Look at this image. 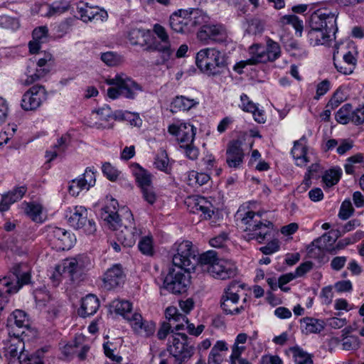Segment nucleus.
Here are the masks:
<instances>
[{
    "label": "nucleus",
    "instance_id": "obj_1",
    "mask_svg": "<svg viewBox=\"0 0 364 364\" xmlns=\"http://www.w3.org/2000/svg\"><path fill=\"white\" fill-rule=\"evenodd\" d=\"M117 205H118L117 201L112 199L110 205H106L102 209L101 218L106 222L109 229L117 232V238L122 245L132 247L135 244L141 232L135 227L132 212L126 209L123 215H119L115 211Z\"/></svg>",
    "mask_w": 364,
    "mask_h": 364
},
{
    "label": "nucleus",
    "instance_id": "obj_2",
    "mask_svg": "<svg viewBox=\"0 0 364 364\" xmlns=\"http://www.w3.org/2000/svg\"><path fill=\"white\" fill-rule=\"evenodd\" d=\"M241 222L245 225L243 237L246 240H255L259 243H264L274 237L273 223L262 219L259 212H247Z\"/></svg>",
    "mask_w": 364,
    "mask_h": 364
},
{
    "label": "nucleus",
    "instance_id": "obj_3",
    "mask_svg": "<svg viewBox=\"0 0 364 364\" xmlns=\"http://www.w3.org/2000/svg\"><path fill=\"white\" fill-rule=\"evenodd\" d=\"M207 16L198 9H178L169 18V25L176 33H189L206 22Z\"/></svg>",
    "mask_w": 364,
    "mask_h": 364
},
{
    "label": "nucleus",
    "instance_id": "obj_4",
    "mask_svg": "<svg viewBox=\"0 0 364 364\" xmlns=\"http://www.w3.org/2000/svg\"><path fill=\"white\" fill-rule=\"evenodd\" d=\"M196 63L199 70L208 76L220 75L227 68L225 55L219 50L211 48L198 51Z\"/></svg>",
    "mask_w": 364,
    "mask_h": 364
},
{
    "label": "nucleus",
    "instance_id": "obj_5",
    "mask_svg": "<svg viewBox=\"0 0 364 364\" xmlns=\"http://www.w3.org/2000/svg\"><path fill=\"white\" fill-rule=\"evenodd\" d=\"M106 82L115 86L107 90V95L112 99H116L119 95L133 99L136 92L141 90V87L136 82L124 74L117 75L114 78L107 79Z\"/></svg>",
    "mask_w": 364,
    "mask_h": 364
},
{
    "label": "nucleus",
    "instance_id": "obj_6",
    "mask_svg": "<svg viewBox=\"0 0 364 364\" xmlns=\"http://www.w3.org/2000/svg\"><path fill=\"white\" fill-rule=\"evenodd\" d=\"M172 262L179 270L189 272L195 269L198 259L191 242L183 241L178 245L176 253L173 256Z\"/></svg>",
    "mask_w": 364,
    "mask_h": 364
},
{
    "label": "nucleus",
    "instance_id": "obj_7",
    "mask_svg": "<svg viewBox=\"0 0 364 364\" xmlns=\"http://www.w3.org/2000/svg\"><path fill=\"white\" fill-rule=\"evenodd\" d=\"M70 215H66L69 224L76 229H83L88 235L96 231L95 223L93 220L87 219V210L82 205H76L70 208Z\"/></svg>",
    "mask_w": 364,
    "mask_h": 364
},
{
    "label": "nucleus",
    "instance_id": "obj_8",
    "mask_svg": "<svg viewBox=\"0 0 364 364\" xmlns=\"http://www.w3.org/2000/svg\"><path fill=\"white\" fill-rule=\"evenodd\" d=\"M168 350L170 354L184 361L193 355V346L191 344L186 334L177 333L169 338Z\"/></svg>",
    "mask_w": 364,
    "mask_h": 364
},
{
    "label": "nucleus",
    "instance_id": "obj_9",
    "mask_svg": "<svg viewBox=\"0 0 364 364\" xmlns=\"http://www.w3.org/2000/svg\"><path fill=\"white\" fill-rule=\"evenodd\" d=\"M309 26L318 28L335 36L338 31L336 16L326 9H318L310 16Z\"/></svg>",
    "mask_w": 364,
    "mask_h": 364
},
{
    "label": "nucleus",
    "instance_id": "obj_10",
    "mask_svg": "<svg viewBox=\"0 0 364 364\" xmlns=\"http://www.w3.org/2000/svg\"><path fill=\"white\" fill-rule=\"evenodd\" d=\"M240 289H243V284L234 282L225 289L221 299V307L227 314H237L243 309L242 307L235 306L239 300Z\"/></svg>",
    "mask_w": 364,
    "mask_h": 364
},
{
    "label": "nucleus",
    "instance_id": "obj_11",
    "mask_svg": "<svg viewBox=\"0 0 364 364\" xmlns=\"http://www.w3.org/2000/svg\"><path fill=\"white\" fill-rule=\"evenodd\" d=\"M189 279L183 270L170 269L164 279V286L173 294H182L187 291Z\"/></svg>",
    "mask_w": 364,
    "mask_h": 364
},
{
    "label": "nucleus",
    "instance_id": "obj_12",
    "mask_svg": "<svg viewBox=\"0 0 364 364\" xmlns=\"http://www.w3.org/2000/svg\"><path fill=\"white\" fill-rule=\"evenodd\" d=\"M47 92L42 85H34L23 95L21 107L25 110H34L46 99Z\"/></svg>",
    "mask_w": 364,
    "mask_h": 364
},
{
    "label": "nucleus",
    "instance_id": "obj_13",
    "mask_svg": "<svg viewBox=\"0 0 364 364\" xmlns=\"http://www.w3.org/2000/svg\"><path fill=\"white\" fill-rule=\"evenodd\" d=\"M197 38L204 44H208L210 41L223 43L227 39V33L220 27L203 23L197 33Z\"/></svg>",
    "mask_w": 364,
    "mask_h": 364
},
{
    "label": "nucleus",
    "instance_id": "obj_14",
    "mask_svg": "<svg viewBox=\"0 0 364 364\" xmlns=\"http://www.w3.org/2000/svg\"><path fill=\"white\" fill-rule=\"evenodd\" d=\"M50 242L57 250H70L73 245L75 238L66 230L53 228L48 234Z\"/></svg>",
    "mask_w": 364,
    "mask_h": 364
},
{
    "label": "nucleus",
    "instance_id": "obj_15",
    "mask_svg": "<svg viewBox=\"0 0 364 364\" xmlns=\"http://www.w3.org/2000/svg\"><path fill=\"white\" fill-rule=\"evenodd\" d=\"M11 272L14 277L12 279L15 284L12 286V288L6 290L8 294L16 293L23 285L28 284L31 279L30 271L26 264H15Z\"/></svg>",
    "mask_w": 364,
    "mask_h": 364
},
{
    "label": "nucleus",
    "instance_id": "obj_16",
    "mask_svg": "<svg viewBox=\"0 0 364 364\" xmlns=\"http://www.w3.org/2000/svg\"><path fill=\"white\" fill-rule=\"evenodd\" d=\"M226 162L230 168H238L243 162L244 152L242 142L239 140L230 141L226 151Z\"/></svg>",
    "mask_w": 364,
    "mask_h": 364
},
{
    "label": "nucleus",
    "instance_id": "obj_17",
    "mask_svg": "<svg viewBox=\"0 0 364 364\" xmlns=\"http://www.w3.org/2000/svg\"><path fill=\"white\" fill-rule=\"evenodd\" d=\"M124 274L120 264H114L108 269L103 276V287L111 290L124 283Z\"/></svg>",
    "mask_w": 364,
    "mask_h": 364
},
{
    "label": "nucleus",
    "instance_id": "obj_18",
    "mask_svg": "<svg viewBox=\"0 0 364 364\" xmlns=\"http://www.w3.org/2000/svg\"><path fill=\"white\" fill-rule=\"evenodd\" d=\"M188 206L194 213H201L200 216L205 219H210L214 213L213 205L204 197L197 196L189 198Z\"/></svg>",
    "mask_w": 364,
    "mask_h": 364
},
{
    "label": "nucleus",
    "instance_id": "obj_19",
    "mask_svg": "<svg viewBox=\"0 0 364 364\" xmlns=\"http://www.w3.org/2000/svg\"><path fill=\"white\" fill-rule=\"evenodd\" d=\"M210 275L220 279H227L236 274L237 268L234 263L225 259H219L218 263L210 269Z\"/></svg>",
    "mask_w": 364,
    "mask_h": 364
},
{
    "label": "nucleus",
    "instance_id": "obj_20",
    "mask_svg": "<svg viewBox=\"0 0 364 364\" xmlns=\"http://www.w3.org/2000/svg\"><path fill=\"white\" fill-rule=\"evenodd\" d=\"M130 324L134 331L142 336H150L155 331V323L151 321H143L141 315L138 313H134Z\"/></svg>",
    "mask_w": 364,
    "mask_h": 364
},
{
    "label": "nucleus",
    "instance_id": "obj_21",
    "mask_svg": "<svg viewBox=\"0 0 364 364\" xmlns=\"http://www.w3.org/2000/svg\"><path fill=\"white\" fill-rule=\"evenodd\" d=\"M307 33V38L309 43L312 46L328 45L333 39L335 36L323 31L318 28L310 27Z\"/></svg>",
    "mask_w": 364,
    "mask_h": 364
},
{
    "label": "nucleus",
    "instance_id": "obj_22",
    "mask_svg": "<svg viewBox=\"0 0 364 364\" xmlns=\"http://www.w3.org/2000/svg\"><path fill=\"white\" fill-rule=\"evenodd\" d=\"M99 307L100 301L97 297L93 294H89L82 299L78 313L82 317L90 316L95 314Z\"/></svg>",
    "mask_w": 364,
    "mask_h": 364
},
{
    "label": "nucleus",
    "instance_id": "obj_23",
    "mask_svg": "<svg viewBox=\"0 0 364 364\" xmlns=\"http://www.w3.org/2000/svg\"><path fill=\"white\" fill-rule=\"evenodd\" d=\"M48 35V29L46 26H39L33 31V40L28 43L29 51L31 53L35 54L39 51L41 44L45 42Z\"/></svg>",
    "mask_w": 364,
    "mask_h": 364
},
{
    "label": "nucleus",
    "instance_id": "obj_24",
    "mask_svg": "<svg viewBox=\"0 0 364 364\" xmlns=\"http://www.w3.org/2000/svg\"><path fill=\"white\" fill-rule=\"evenodd\" d=\"M26 192V188L24 186H21L6 194L3 195L0 203V212L8 210L10 205L21 200Z\"/></svg>",
    "mask_w": 364,
    "mask_h": 364
},
{
    "label": "nucleus",
    "instance_id": "obj_25",
    "mask_svg": "<svg viewBox=\"0 0 364 364\" xmlns=\"http://www.w3.org/2000/svg\"><path fill=\"white\" fill-rule=\"evenodd\" d=\"M127 37L132 45L144 46L150 40L151 33L149 30L132 28L129 31Z\"/></svg>",
    "mask_w": 364,
    "mask_h": 364
},
{
    "label": "nucleus",
    "instance_id": "obj_26",
    "mask_svg": "<svg viewBox=\"0 0 364 364\" xmlns=\"http://www.w3.org/2000/svg\"><path fill=\"white\" fill-rule=\"evenodd\" d=\"M154 32L160 40V41H158V43H159L163 48V50H165V57L171 58L173 53V49L171 48L169 36L165 28L156 23L154 26Z\"/></svg>",
    "mask_w": 364,
    "mask_h": 364
},
{
    "label": "nucleus",
    "instance_id": "obj_27",
    "mask_svg": "<svg viewBox=\"0 0 364 364\" xmlns=\"http://www.w3.org/2000/svg\"><path fill=\"white\" fill-rule=\"evenodd\" d=\"M306 147L300 141H296L294 143L291 154L296 160L297 166H304L309 161L306 156Z\"/></svg>",
    "mask_w": 364,
    "mask_h": 364
},
{
    "label": "nucleus",
    "instance_id": "obj_28",
    "mask_svg": "<svg viewBox=\"0 0 364 364\" xmlns=\"http://www.w3.org/2000/svg\"><path fill=\"white\" fill-rule=\"evenodd\" d=\"M198 102L194 99L186 97L184 96H177L171 102V111L176 112L178 111H187L198 105Z\"/></svg>",
    "mask_w": 364,
    "mask_h": 364
},
{
    "label": "nucleus",
    "instance_id": "obj_29",
    "mask_svg": "<svg viewBox=\"0 0 364 364\" xmlns=\"http://www.w3.org/2000/svg\"><path fill=\"white\" fill-rule=\"evenodd\" d=\"M197 259L198 263L203 267V270L207 271L210 274V269L217 264L219 260L218 253L214 250H209L201 254Z\"/></svg>",
    "mask_w": 364,
    "mask_h": 364
},
{
    "label": "nucleus",
    "instance_id": "obj_30",
    "mask_svg": "<svg viewBox=\"0 0 364 364\" xmlns=\"http://www.w3.org/2000/svg\"><path fill=\"white\" fill-rule=\"evenodd\" d=\"M228 350L227 343L223 341H218L212 348L208 363V364H220L223 361L220 352L227 351Z\"/></svg>",
    "mask_w": 364,
    "mask_h": 364
},
{
    "label": "nucleus",
    "instance_id": "obj_31",
    "mask_svg": "<svg viewBox=\"0 0 364 364\" xmlns=\"http://www.w3.org/2000/svg\"><path fill=\"white\" fill-rule=\"evenodd\" d=\"M304 323V331L305 333H317L323 330L325 323L323 321L311 317H305L301 320Z\"/></svg>",
    "mask_w": 364,
    "mask_h": 364
},
{
    "label": "nucleus",
    "instance_id": "obj_32",
    "mask_svg": "<svg viewBox=\"0 0 364 364\" xmlns=\"http://www.w3.org/2000/svg\"><path fill=\"white\" fill-rule=\"evenodd\" d=\"M112 305L116 314L123 316L129 323L132 321L134 314L132 313V305L129 301L117 300L113 301Z\"/></svg>",
    "mask_w": 364,
    "mask_h": 364
},
{
    "label": "nucleus",
    "instance_id": "obj_33",
    "mask_svg": "<svg viewBox=\"0 0 364 364\" xmlns=\"http://www.w3.org/2000/svg\"><path fill=\"white\" fill-rule=\"evenodd\" d=\"M134 175L136 183L141 189L151 186V175L139 165L136 166V169L134 171Z\"/></svg>",
    "mask_w": 364,
    "mask_h": 364
},
{
    "label": "nucleus",
    "instance_id": "obj_34",
    "mask_svg": "<svg viewBox=\"0 0 364 364\" xmlns=\"http://www.w3.org/2000/svg\"><path fill=\"white\" fill-rule=\"evenodd\" d=\"M182 132H180L178 136L180 145L192 144L196 135V129L193 126L186 123L182 124Z\"/></svg>",
    "mask_w": 364,
    "mask_h": 364
},
{
    "label": "nucleus",
    "instance_id": "obj_35",
    "mask_svg": "<svg viewBox=\"0 0 364 364\" xmlns=\"http://www.w3.org/2000/svg\"><path fill=\"white\" fill-rule=\"evenodd\" d=\"M251 58H249L252 65L266 63L265 48L259 44H254L249 48Z\"/></svg>",
    "mask_w": 364,
    "mask_h": 364
},
{
    "label": "nucleus",
    "instance_id": "obj_36",
    "mask_svg": "<svg viewBox=\"0 0 364 364\" xmlns=\"http://www.w3.org/2000/svg\"><path fill=\"white\" fill-rule=\"evenodd\" d=\"M293 354L294 361L296 364H313L312 355L304 351L302 348L294 346L290 348Z\"/></svg>",
    "mask_w": 364,
    "mask_h": 364
},
{
    "label": "nucleus",
    "instance_id": "obj_37",
    "mask_svg": "<svg viewBox=\"0 0 364 364\" xmlns=\"http://www.w3.org/2000/svg\"><path fill=\"white\" fill-rule=\"evenodd\" d=\"M24 213L33 221L41 222V214L42 207L39 204L33 203H24L22 204Z\"/></svg>",
    "mask_w": 364,
    "mask_h": 364
},
{
    "label": "nucleus",
    "instance_id": "obj_38",
    "mask_svg": "<svg viewBox=\"0 0 364 364\" xmlns=\"http://www.w3.org/2000/svg\"><path fill=\"white\" fill-rule=\"evenodd\" d=\"M266 63L273 62L281 55V48L278 43L269 39L265 48Z\"/></svg>",
    "mask_w": 364,
    "mask_h": 364
},
{
    "label": "nucleus",
    "instance_id": "obj_39",
    "mask_svg": "<svg viewBox=\"0 0 364 364\" xmlns=\"http://www.w3.org/2000/svg\"><path fill=\"white\" fill-rule=\"evenodd\" d=\"M8 322L11 326L14 323L18 328L26 326L28 325L26 314L21 310L17 309L9 317Z\"/></svg>",
    "mask_w": 364,
    "mask_h": 364
},
{
    "label": "nucleus",
    "instance_id": "obj_40",
    "mask_svg": "<svg viewBox=\"0 0 364 364\" xmlns=\"http://www.w3.org/2000/svg\"><path fill=\"white\" fill-rule=\"evenodd\" d=\"M338 50L333 53V64L337 70L344 75H350L353 73L355 65L347 63H344L342 60L338 58Z\"/></svg>",
    "mask_w": 364,
    "mask_h": 364
},
{
    "label": "nucleus",
    "instance_id": "obj_41",
    "mask_svg": "<svg viewBox=\"0 0 364 364\" xmlns=\"http://www.w3.org/2000/svg\"><path fill=\"white\" fill-rule=\"evenodd\" d=\"M352 105L349 103L345 104L336 114V121L343 124H346L350 121L352 114Z\"/></svg>",
    "mask_w": 364,
    "mask_h": 364
},
{
    "label": "nucleus",
    "instance_id": "obj_42",
    "mask_svg": "<svg viewBox=\"0 0 364 364\" xmlns=\"http://www.w3.org/2000/svg\"><path fill=\"white\" fill-rule=\"evenodd\" d=\"M341 176V170L332 168L325 172L322 177V181L327 187H331L338 182Z\"/></svg>",
    "mask_w": 364,
    "mask_h": 364
},
{
    "label": "nucleus",
    "instance_id": "obj_43",
    "mask_svg": "<svg viewBox=\"0 0 364 364\" xmlns=\"http://www.w3.org/2000/svg\"><path fill=\"white\" fill-rule=\"evenodd\" d=\"M34 298L39 307H46L47 304L53 302L49 293L43 289H37L34 291Z\"/></svg>",
    "mask_w": 364,
    "mask_h": 364
},
{
    "label": "nucleus",
    "instance_id": "obj_44",
    "mask_svg": "<svg viewBox=\"0 0 364 364\" xmlns=\"http://www.w3.org/2000/svg\"><path fill=\"white\" fill-rule=\"evenodd\" d=\"M19 26V21L17 18L6 15L0 16V27L14 31Z\"/></svg>",
    "mask_w": 364,
    "mask_h": 364
},
{
    "label": "nucleus",
    "instance_id": "obj_45",
    "mask_svg": "<svg viewBox=\"0 0 364 364\" xmlns=\"http://www.w3.org/2000/svg\"><path fill=\"white\" fill-rule=\"evenodd\" d=\"M346 161L347 163L344 166L346 173L347 174H353L355 171L353 164L364 162V155L361 153H358L348 157Z\"/></svg>",
    "mask_w": 364,
    "mask_h": 364
},
{
    "label": "nucleus",
    "instance_id": "obj_46",
    "mask_svg": "<svg viewBox=\"0 0 364 364\" xmlns=\"http://www.w3.org/2000/svg\"><path fill=\"white\" fill-rule=\"evenodd\" d=\"M281 22L284 24H291L300 35L303 30L302 21L295 15H286L281 18Z\"/></svg>",
    "mask_w": 364,
    "mask_h": 364
},
{
    "label": "nucleus",
    "instance_id": "obj_47",
    "mask_svg": "<svg viewBox=\"0 0 364 364\" xmlns=\"http://www.w3.org/2000/svg\"><path fill=\"white\" fill-rule=\"evenodd\" d=\"M61 268L64 273H68L70 277H73L79 268L78 262L75 258L67 259Z\"/></svg>",
    "mask_w": 364,
    "mask_h": 364
},
{
    "label": "nucleus",
    "instance_id": "obj_48",
    "mask_svg": "<svg viewBox=\"0 0 364 364\" xmlns=\"http://www.w3.org/2000/svg\"><path fill=\"white\" fill-rule=\"evenodd\" d=\"M34 67H35V63L33 61H30L27 64L26 71L27 78L24 81L22 82V84L23 85H26V86L30 85L41 79L40 77L37 75V73L36 72L33 74L31 73V71H32V70H33Z\"/></svg>",
    "mask_w": 364,
    "mask_h": 364
},
{
    "label": "nucleus",
    "instance_id": "obj_49",
    "mask_svg": "<svg viewBox=\"0 0 364 364\" xmlns=\"http://www.w3.org/2000/svg\"><path fill=\"white\" fill-rule=\"evenodd\" d=\"M354 209L350 200H345L341 206L338 217L342 220H347L353 213Z\"/></svg>",
    "mask_w": 364,
    "mask_h": 364
},
{
    "label": "nucleus",
    "instance_id": "obj_50",
    "mask_svg": "<svg viewBox=\"0 0 364 364\" xmlns=\"http://www.w3.org/2000/svg\"><path fill=\"white\" fill-rule=\"evenodd\" d=\"M139 249L144 255L153 254L152 238L149 236L143 237L139 242Z\"/></svg>",
    "mask_w": 364,
    "mask_h": 364
},
{
    "label": "nucleus",
    "instance_id": "obj_51",
    "mask_svg": "<svg viewBox=\"0 0 364 364\" xmlns=\"http://www.w3.org/2000/svg\"><path fill=\"white\" fill-rule=\"evenodd\" d=\"M345 99L343 90L341 88H338L329 100L327 107H331V109H335L338 107V105L343 102Z\"/></svg>",
    "mask_w": 364,
    "mask_h": 364
},
{
    "label": "nucleus",
    "instance_id": "obj_52",
    "mask_svg": "<svg viewBox=\"0 0 364 364\" xmlns=\"http://www.w3.org/2000/svg\"><path fill=\"white\" fill-rule=\"evenodd\" d=\"M101 59L109 66H115L121 62L120 57L112 52L102 53Z\"/></svg>",
    "mask_w": 364,
    "mask_h": 364
},
{
    "label": "nucleus",
    "instance_id": "obj_53",
    "mask_svg": "<svg viewBox=\"0 0 364 364\" xmlns=\"http://www.w3.org/2000/svg\"><path fill=\"white\" fill-rule=\"evenodd\" d=\"M80 180L84 183L85 188L88 190L95 183V173L90 168H87L83 174V177L80 178Z\"/></svg>",
    "mask_w": 364,
    "mask_h": 364
},
{
    "label": "nucleus",
    "instance_id": "obj_54",
    "mask_svg": "<svg viewBox=\"0 0 364 364\" xmlns=\"http://www.w3.org/2000/svg\"><path fill=\"white\" fill-rule=\"evenodd\" d=\"M144 50L147 52L158 51L161 53V61L157 62V65L165 63L170 59V58L165 57V50H163V48L156 41H155L152 44L146 46Z\"/></svg>",
    "mask_w": 364,
    "mask_h": 364
},
{
    "label": "nucleus",
    "instance_id": "obj_55",
    "mask_svg": "<svg viewBox=\"0 0 364 364\" xmlns=\"http://www.w3.org/2000/svg\"><path fill=\"white\" fill-rule=\"evenodd\" d=\"M143 198L150 205H153L156 199L157 196L152 187V186L144 188L141 189Z\"/></svg>",
    "mask_w": 364,
    "mask_h": 364
},
{
    "label": "nucleus",
    "instance_id": "obj_56",
    "mask_svg": "<svg viewBox=\"0 0 364 364\" xmlns=\"http://www.w3.org/2000/svg\"><path fill=\"white\" fill-rule=\"evenodd\" d=\"M270 241L267 245L259 248V250L264 255H271L277 252L279 249V242L273 237L269 240Z\"/></svg>",
    "mask_w": 364,
    "mask_h": 364
},
{
    "label": "nucleus",
    "instance_id": "obj_57",
    "mask_svg": "<svg viewBox=\"0 0 364 364\" xmlns=\"http://www.w3.org/2000/svg\"><path fill=\"white\" fill-rule=\"evenodd\" d=\"M240 100H241V108L245 111L252 112L254 111H257V107L255 103H253L252 101L249 100V97L245 95L242 94L240 96Z\"/></svg>",
    "mask_w": 364,
    "mask_h": 364
},
{
    "label": "nucleus",
    "instance_id": "obj_58",
    "mask_svg": "<svg viewBox=\"0 0 364 364\" xmlns=\"http://www.w3.org/2000/svg\"><path fill=\"white\" fill-rule=\"evenodd\" d=\"M82 189L86 188L84 186V183L80 179L73 180L68 187L69 193L73 196H77Z\"/></svg>",
    "mask_w": 364,
    "mask_h": 364
},
{
    "label": "nucleus",
    "instance_id": "obj_59",
    "mask_svg": "<svg viewBox=\"0 0 364 364\" xmlns=\"http://www.w3.org/2000/svg\"><path fill=\"white\" fill-rule=\"evenodd\" d=\"M102 172L110 181H114L118 177V171L109 163L102 165Z\"/></svg>",
    "mask_w": 364,
    "mask_h": 364
},
{
    "label": "nucleus",
    "instance_id": "obj_60",
    "mask_svg": "<svg viewBox=\"0 0 364 364\" xmlns=\"http://www.w3.org/2000/svg\"><path fill=\"white\" fill-rule=\"evenodd\" d=\"M342 346L345 350H355L359 347V342L357 338L346 337L343 340Z\"/></svg>",
    "mask_w": 364,
    "mask_h": 364
},
{
    "label": "nucleus",
    "instance_id": "obj_61",
    "mask_svg": "<svg viewBox=\"0 0 364 364\" xmlns=\"http://www.w3.org/2000/svg\"><path fill=\"white\" fill-rule=\"evenodd\" d=\"M180 148L183 149L185 151L186 156L191 159H196L198 156V149L194 146L192 144H181Z\"/></svg>",
    "mask_w": 364,
    "mask_h": 364
},
{
    "label": "nucleus",
    "instance_id": "obj_62",
    "mask_svg": "<svg viewBox=\"0 0 364 364\" xmlns=\"http://www.w3.org/2000/svg\"><path fill=\"white\" fill-rule=\"evenodd\" d=\"M356 125L364 122V106L352 111L350 121Z\"/></svg>",
    "mask_w": 364,
    "mask_h": 364
},
{
    "label": "nucleus",
    "instance_id": "obj_63",
    "mask_svg": "<svg viewBox=\"0 0 364 364\" xmlns=\"http://www.w3.org/2000/svg\"><path fill=\"white\" fill-rule=\"evenodd\" d=\"M14 284H15V282L11 275L0 278V296L4 294V292L8 294L6 290L12 288Z\"/></svg>",
    "mask_w": 364,
    "mask_h": 364
},
{
    "label": "nucleus",
    "instance_id": "obj_64",
    "mask_svg": "<svg viewBox=\"0 0 364 364\" xmlns=\"http://www.w3.org/2000/svg\"><path fill=\"white\" fill-rule=\"evenodd\" d=\"M97 114L99 117V119L101 121H109L114 119L115 117L112 114V110L109 107H102L97 111Z\"/></svg>",
    "mask_w": 364,
    "mask_h": 364
}]
</instances>
